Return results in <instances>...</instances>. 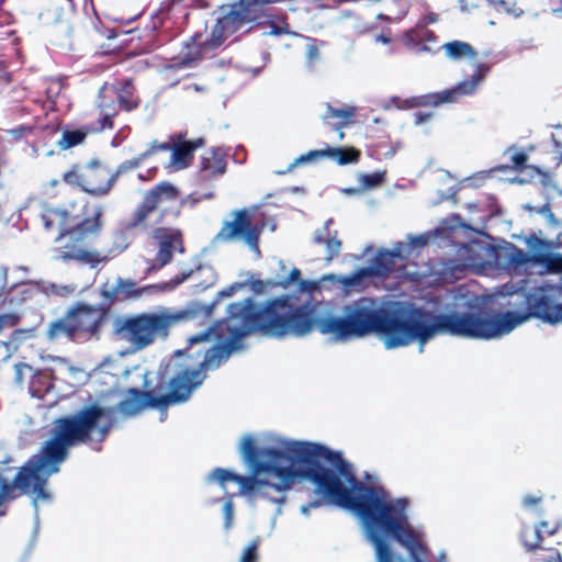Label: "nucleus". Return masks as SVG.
<instances>
[{"instance_id": "obj_19", "label": "nucleus", "mask_w": 562, "mask_h": 562, "mask_svg": "<svg viewBox=\"0 0 562 562\" xmlns=\"http://www.w3.org/2000/svg\"><path fill=\"white\" fill-rule=\"evenodd\" d=\"M155 239L159 243V250L156 260L160 267L166 266L172 259V251L182 254L184 247L182 244L181 233L175 228H157L154 232Z\"/></svg>"}, {"instance_id": "obj_21", "label": "nucleus", "mask_w": 562, "mask_h": 562, "mask_svg": "<svg viewBox=\"0 0 562 562\" xmlns=\"http://www.w3.org/2000/svg\"><path fill=\"white\" fill-rule=\"evenodd\" d=\"M436 35L432 31L426 29L425 25L417 24L416 27L408 30L403 35L404 45L414 53L430 52L426 42H435Z\"/></svg>"}, {"instance_id": "obj_18", "label": "nucleus", "mask_w": 562, "mask_h": 562, "mask_svg": "<svg viewBox=\"0 0 562 562\" xmlns=\"http://www.w3.org/2000/svg\"><path fill=\"white\" fill-rule=\"evenodd\" d=\"M116 94L113 82H105L101 87L98 97V108L101 117L98 121V127L92 128V131H103L113 127L112 119L121 110Z\"/></svg>"}, {"instance_id": "obj_44", "label": "nucleus", "mask_w": 562, "mask_h": 562, "mask_svg": "<svg viewBox=\"0 0 562 562\" xmlns=\"http://www.w3.org/2000/svg\"><path fill=\"white\" fill-rule=\"evenodd\" d=\"M300 277H301V271L297 269V268H293L290 272V276L286 280H284L283 282H281V286L282 288H288L291 283H294L296 281H300L299 282V285L301 284V282L303 280H300ZM295 295H300L301 294V289L299 288V291L297 293H294Z\"/></svg>"}, {"instance_id": "obj_29", "label": "nucleus", "mask_w": 562, "mask_h": 562, "mask_svg": "<svg viewBox=\"0 0 562 562\" xmlns=\"http://www.w3.org/2000/svg\"><path fill=\"white\" fill-rule=\"evenodd\" d=\"M324 157H329L339 165H347L356 162L359 159L360 153L355 148H333L324 149Z\"/></svg>"}, {"instance_id": "obj_60", "label": "nucleus", "mask_w": 562, "mask_h": 562, "mask_svg": "<svg viewBox=\"0 0 562 562\" xmlns=\"http://www.w3.org/2000/svg\"><path fill=\"white\" fill-rule=\"evenodd\" d=\"M106 182L103 178H93V183L95 184H104Z\"/></svg>"}, {"instance_id": "obj_59", "label": "nucleus", "mask_w": 562, "mask_h": 562, "mask_svg": "<svg viewBox=\"0 0 562 562\" xmlns=\"http://www.w3.org/2000/svg\"><path fill=\"white\" fill-rule=\"evenodd\" d=\"M117 133H120L121 137L123 135H125V137H126L128 135V133H130V127L128 126H124Z\"/></svg>"}, {"instance_id": "obj_40", "label": "nucleus", "mask_w": 562, "mask_h": 562, "mask_svg": "<svg viewBox=\"0 0 562 562\" xmlns=\"http://www.w3.org/2000/svg\"><path fill=\"white\" fill-rule=\"evenodd\" d=\"M61 89H63V82L60 79H50L47 82V87H46L47 98L49 100H54L57 95H59V93L61 92Z\"/></svg>"}, {"instance_id": "obj_24", "label": "nucleus", "mask_w": 562, "mask_h": 562, "mask_svg": "<svg viewBox=\"0 0 562 562\" xmlns=\"http://www.w3.org/2000/svg\"><path fill=\"white\" fill-rule=\"evenodd\" d=\"M441 49L443 50L445 56L452 61H459L462 59L471 60L475 59L477 56V52L471 44L459 40L445 43L441 46Z\"/></svg>"}, {"instance_id": "obj_2", "label": "nucleus", "mask_w": 562, "mask_h": 562, "mask_svg": "<svg viewBox=\"0 0 562 562\" xmlns=\"http://www.w3.org/2000/svg\"><path fill=\"white\" fill-rule=\"evenodd\" d=\"M344 277L328 274L317 281H302L300 295L285 294L274 297L261 306L259 313H254L249 303L233 305L231 326L237 335L260 331L276 338L304 337L316 329L334 342L356 339L345 314L339 316L324 311L323 304L313 297L325 281H334L345 288L339 281V278Z\"/></svg>"}, {"instance_id": "obj_5", "label": "nucleus", "mask_w": 562, "mask_h": 562, "mask_svg": "<svg viewBox=\"0 0 562 562\" xmlns=\"http://www.w3.org/2000/svg\"><path fill=\"white\" fill-rule=\"evenodd\" d=\"M528 313L504 312L490 317H482L473 313H460V315H470L482 322L493 323L495 329L507 330L493 337L465 336L467 338L496 339L512 333L516 327L524 324L530 316L542 319L546 323L555 325L562 322V278L559 282L543 281L539 285L530 289L525 295Z\"/></svg>"}, {"instance_id": "obj_55", "label": "nucleus", "mask_w": 562, "mask_h": 562, "mask_svg": "<svg viewBox=\"0 0 562 562\" xmlns=\"http://www.w3.org/2000/svg\"><path fill=\"white\" fill-rule=\"evenodd\" d=\"M558 130H560V134H552L551 138H552V142L554 143L555 147L560 148L562 145H561V142L559 140L560 137H562V127L561 126H558Z\"/></svg>"}, {"instance_id": "obj_33", "label": "nucleus", "mask_w": 562, "mask_h": 562, "mask_svg": "<svg viewBox=\"0 0 562 562\" xmlns=\"http://www.w3.org/2000/svg\"><path fill=\"white\" fill-rule=\"evenodd\" d=\"M542 529L540 528H524L521 532V540L524 546L528 550H535L539 547V543L542 539Z\"/></svg>"}, {"instance_id": "obj_34", "label": "nucleus", "mask_w": 562, "mask_h": 562, "mask_svg": "<svg viewBox=\"0 0 562 562\" xmlns=\"http://www.w3.org/2000/svg\"><path fill=\"white\" fill-rule=\"evenodd\" d=\"M149 156V153H144L143 155L138 156V157H135V158H132L130 160H126L124 162H122L116 171L112 175H110V172L108 171V178H104L106 181H109L110 179H114V182L116 181L117 177L128 170H132V169H135L137 167L140 166V164L145 160V158H147Z\"/></svg>"}, {"instance_id": "obj_58", "label": "nucleus", "mask_w": 562, "mask_h": 562, "mask_svg": "<svg viewBox=\"0 0 562 562\" xmlns=\"http://www.w3.org/2000/svg\"><path fill=\"white\" fill-rule=\"evenodd\" d=\"M375 40H376V42H381L383 44L390 43V37H387L384 34L378 35Z\"/></svg>"}, {"instance_id": "obj_23", "label": "nucleus", "mask_w": 562, "mask_h": 562, "mask_svg": "<svg viewBox=\"0 0 562 562\" xmlns=\"http://www.w3.org/2000/svg\"><path fill=\"white\" fill-rule=\"evenodd\" d=\"M334 221L331 218L325 222L323 228L317 229L314 235V241L316 244H325L327 249V260H331L340 252L341 241L337 238V232L334 235L330 232V226Z\"/></svg>"}, {"instance_id": "obj_56", "label": "nucleus", "mask_w": 562, "mask_h": 562, "mask_svg": "<svg viewBox=\"0 0 562 562\" xmlns=\"http://www.w3.org/2000/svg\"><path fill=\"white\" fill-rule=\"evenodd\" d=\"M125 139V135H123L121 137L120 133H116V135L113 137L112 139V145L113 146H119L122 144V142Z\"/></svg>"}, {"instance_id": "obj_7", "label": "nucleus", "mask_w": 562, "mask_h": 562, "mask_svg": "<svg viewBox=\"0 0 562 562\" xmlns=\"http://www.w3.org/2000/svg\"><path fill=\"white\" fill-rule=\"evenodd\" d=\"M204 375L200 371L182 370L170 380V392L166 395H156L154 391L140 392L131 390V397L119 404V411L126 416L137 415L145 408L155 407L160 411V420L167 417L166 408L169 405L186 402L191 393L203 383Z\"/></svg>"}, {"instance_id": "obj_54", "label": "nucleus", "mask_w": 562, "mask_h": 562, "mask_svg": "<svg viewBox=\"0 0 562 562\" xmlns=\"http://www.w3.org/2000/svg\"><path fill=\"white\" fill-rule=\"evenodd\" d=\"M400 147H401L400 143L393 144L390 146L389 150L383 151L382 155L384 157H392L395 155V153L398 150Z\"/></svg>"}, {"instance_id": "obj_45", "label": "nucleus", "mask_w": 562, "mask_h": 562, "mask_svg": "<svg viewBox=\"0 0 562 562\" xmlns=\"http://www.w3.org/2000/svg\"><path fill=\"white\" fill-rule=\"evenodd\" d=\"M244 286H245V284L240 283V282L233 283L232 285H229V286L223 289L222 291H220L218 294H217V297H218V300H222V299H225V297H229L235 292H237L238 290L243 289Z\"/></svg>"}, {"instance_id": "obj_8", "label": "nucleus", "mask_w": 562, "mask_h": 562, "mask_svg": "<svg viewBox=\"0 0 562 562\" xmlns=\"http://www.w3.org/2000/svg\"><path fill=\"white\" fill-rule=\"evenodd\" d=\"M430 237L431 234L429 233L417 236L409 235L408 243L397 241L391 250H379L368 267L361 268L348 277L339 278V281L348 288L361 285L364 278H384L392 273H395L396 277H401L403 274L402 268H404L405 260L413 255L414 249L426 246Z\"/></svg>"}, {"instance_id": "obj_14", "label": "nucleus", "mask_w": 562, "mask_h": 562, "mask_svg": "<svg viewBox=\"0 0 562 562\" xmlns=\"http://www.w3.org/2000/svg\"><path fill=\"white\" fill-rule=\"evenodd\" d=\"M93 232H86L78 240L71 239L70 236H66L67 243L55 248L53 258L57 261L69 262L75 261L80 265H88L92 268L97 267L100 262L109 260L108 256H102L95 250H89L85 245V239L89 234Z\"/></svg>"}, {"instance_id": "obj_52", "label": "nucleus", "mask_w": 562, "mask_h": 562, "mask_svg": "<svg viewBox=\"0 0 562 562\" xmlns=\"http://www.w3.org/2000/svg\"><path fill=\"white\" fill-rule=\"evenodd\" d=\"M158 149L159 150H168V149L172 150V147L168 143H162V144H159V145L153 144L150 149L147 153H149V155H150L151 153H154L155 150H158Z\"/></svg>"}, {"instance_id": "obj_11", "label": "nucleus", "mask_w": 562, "mask_h": 562, "mask_svg": "<svg viewBox=\"0 0 562 562\" xmlns=\"http://www.w3.org/2000/svg\"><path fill=\"white\" fill-rule=\"evenodd\" d=\"M101 212L97 211L93 217L76 222L65 210L46 207L42 213V221L46 231L58 229L56 241L64 240L66 236L78 240L86 232H98L101 227Z\"/></svg>"}, {"instance_id": "obj_42", "label": "nucleus", "mask_w": 562, "mask_h": 562, "mask_svg": "<svg viewBox=\"0 0 562 562\" xmlns=\"http://www.w3.org/2000/svg\"><path fill=\"white\" fill-rule=\"evenodd\" d=\"M223 515H224V526L226 529H229L233 525V515H234V507H233V502L231 498L224 504Z\"/></svg>"}, {"instance_id": "obj_53", "label": "nucleus", "mask_w": 562, "mask_h": 562, "mask_svg": "<svg viewBox=\"0 0 562 562\" xmlns=\"http://www.w3.org/2000/svg\"><path fill=\"white\" fill-rule=\"evenodd\" d=\"M436 21L437 14L429 13L426 16H424L418 23L426 26L427 24L435 23Z\"/></svg>"}, {"instance_id": "obj_12", "label": "nucleus", "mask_w": 562, "mask_h": 562, "mask_svg": "<svg viewBox=\"0 0 562 562\" xmlns=\"http://www.w3.org/2000/svg\"><path fill=\"white\" fill-rule=\"evenodd\" d=\"M191 276V271L181 272L169 281L160 282L156 284H148L138 286L137 283L131 279L116 280V284L110 290L104 291V295L119 301H125L131 299H138L143 296H153L166 292L173 291L178 285L184 282Z\"/></svg>"}, {"instance_id": "obj_57", "label": "nucleus", "mask_w": 562, "mask_h": 562, "mask_svg": "<svg viewBox=\"0 0 562 562\" xmlns=\"http://www.w3.org/2000/svg\"><path fill=\"white\" fill-rule=\"evenodd\" d=\"M194 5L200 8V9H204V8H209L210 4L206 0H194Z\"/></svg>"}, {"instance_id": "obj_3", "label": "nucleus", "mask_w": 562, "mask_h": 562, "mask_svg": "<svg viewBox=\"0 0 562 562\" xmlns=\"http://www.w3.org/2000/svg\"><path fill=\"white\" fill-rule=\"evenodd\" d=\"M113 420L114 411L97 404L87 406L74 415L56 419L50 439L20 469L13 482L0 473V516L5 514L2 509L3 501L14 497L12 495L14 488L30 495L35 508L40 501H49L52 496L46 488L48 479L59 471L69 448L89 443L92 449L99 451L100 443L106 438Z\"/></svg>"}, {"instance_id": "obj_36", "label": "nucleus", "mask_w": 562, "mask_h": 562, "mask_svg": "<svg viewBox=\"0 0 562 562\" xmlns=\"http://www.w3.org/2000/svg\"><path fill=\"white\" fill-rule=\"evenodd\" d=\"M321 54L315 43H310L306 46V65L310 69H314L315 65L319 61Z\"/></svg>"}, {"instance_id": "obj_13", "label": "nucleus", "mask_w": 562, "mask_h": 562, "mask_svg": "<svg viewBox=\"0 0 562 562\" xmlns=\"http://www.w3.org/2000/svg\"><path fill=\"white\" fill-rule=\"evenodd\" d=\"M261 229L262 226L251 223L250 216L246 210H239L234 213L233 221L224 223L216 235V239L221 241L241 239L248 245L251 251L259 256L260 249L258 243Z\"/></svg>"}, {"instance_id": "obj_46", "label": "nucleus", "mask_w": 562, "mask_h": 562, "mask_svg": "<svg viewBox=\"0 0 562 562\" xmlns=\"http://www.w3.org/2000/svg\"><path fill=\"white\" fill-rule=\"evenodd\" d=\"M527 161V155L525 153H515L512 156V162L516 169H521Z\"/></svg>"}, {"instance_id": "obj_25", "label": "nucleus", "mask_w": 562, "mask_h": 562, "mask_svg": "<svg viewBox=\"0 0 562 562\" xmlns=\"http://www.w3.org/2000/svg\"><path fill=\"white\" fill-rule=\"evenodd\" d=\"M53 378L49 371L34 370L29 384V392L33 397L45 398L53 390Z\"/></svg>"}, {"instance_id": "obj_50", "label": "nucleus", "mask_w": 562, "mask_h": 562, "mask_svg": "<svg viewBox=\"0 0 562 562\" xmlns=\"http://www.w3.org/2000/svg\"><path fill=\"white\" fill-rule=\"evenodd\" d=\"M322 505V502L321 501H314V502H311L310 504L307 505H303L301 506V513L305 516H307L310 514V510L312 508H317Z\"/></svg>"}, {"instance_id": "obj_61", "label": "nucleus", "mask_w": 562, "mask_h": 562, "mask_svg": "<svg viewBox=\"0 0 562 562\" xmlns=\"http://www.w3.org/2000/svg\"><path fill=\"white\" fill-rule=\"evenodd\" d=\"M551 7H562V3L559 1H555L554 4L551 2Z\"/></svg>"}, {"instance_id": "obj_1", "label": "nucleus", "mask_w": 562, "mask_h": 562, "mask_svg": "<svg viewBox=\"0 0 562 562\" xmlns=\"http://www.w3.org/2000/svg\"><path fill=\"white\" fill-rule=\"evenodd\" d=\"M356 339L376 335L385 349L424 346L438 335L493 337L507 330L495 329L493 323L482 322L460 313L437 314L414 304H383L372 297H360L345 307Z\"/></svg>"}, {"instance_id": "obj_26", "label": "nucleus", "mask_w": 562, "mask_h": 562, "mask_svg": "<svg viewBox=\"0 0 562 562\" xmlns=\"http://www.w3.org/2000/svg\"><path fill=\"white\" fill-rule=\"evenodd\" d=\"M113 85L117 92L116 97L121 110L130 112L138 106L139 101L135 97V89L131 79L115 80Z\"/></svg>"}, {"instance_id": "obj_49", "label": "nucleus", "mask_w": 562, "mask_h": 562, "mask_svg": "<svg viewBox=\"0 0 562 562\" xmlns=\"http://www.w3.org/2000/svg\"><path fill=\"white\" fill-rule=\"evenodd\" d=\"M288 26H280V25H277L274 23H272L270 25V31L267 32V34L269 35H281V34H284V33H288Z\"/></svg>"}, {"instance_id": "obj_28", "label": "nucleus", "mask_w": 562, "mask_h": 562, "mask_svg": "<svg viewBox=\"0 0 562 562\" xmlns=\"http://www.w3.org/2000/svg\"><path fill=\"white\" fill-rule=\"evenodd\" d=\"M357 113V108L353 105H344L340 109H336L330 104H326V113L323 114L324 120L337 119L339 120L336 130H341L348 125Z\"/></svg>"}, {"instance_id": "obj_41", "label": "nucleus", "mask_w": 562, "mask_h": 562, "mask_svg": "<svg viewBox=\"0 0 562 562\" xmlns=\"http://www.w3.org/2000/svg\"><path fill=\"white\" fill-rule=\"evenodd\" d=\"M457 227H468L463 224L462 218L458 214H452L442 223V231H454Z\"/></svg>"}, {"instance_id": "obj_20", "label": "nucleus", "mask_w": 562, "mask_h": 562, "mask_svg": "<svg viewBox=\"0 0 562 562\" xmlns=\"http://www.w3.org/2000/svg\"><path fill=\"white\" fill-rule=\"evenodd\" d=\"M226 154L222 148H212L203 154L200 160L199 178L209 181L226 171Z\"/></svg>"}, {"instance_id": "obj_62", "label": "nucleus", "mask_w": 562, "mask_h": 562, "mask_svg": "<svg viewBox=\"0 0 562 562\" xmlns=\"http://www.w3.org/2000/svg\"><path fill=\"white\" fill-rule=\"evenodd\" d=\"M344 191H345L346 193H352V192H355L356 190H355V189H346V190H344Z\"/></svg>"}, {"instance_id": "obj_37", "label": "nucleus", "mask_w": 562, "mask_h": 562, "mask_svg": "<svg viewBox=\"0 0 562 562\" xmlns=\"http://www.w3.org/2000/svg\"><path fill=\"white\" fill-rule=\"evenodd\" d=\"M318 157H324L323 150H311L307 154L301 155L300 157L295 158V160L289 166V170H292L299 165L311 162Z\"/></svg>"}, {"instance_id": "obj_51", "label": "nucleus", "mask_w": 562, "mask_h": 562, "mask_svg": "<svg viewBox=\"0 0 562 562\" xmlns=\"http://www.w3.org/2000/svg\"><path fill=\"white\" fill-rule=\"evenodd\" d=\"M414 116H415V123H416L417 125H419V124H422V123L426 122L427 120H429V119H430V116H431V113L416 112V113L414 114Z\"/></svg>"}, {"instance_id": "obj_6", "label": "nucleus", "mask_w": 562, "mask_h": 562, "mask_svg": "<svg viewBox=\"0 0 562 562\" xmlns=\"http://www.w3.org/2000/svg\"><path fill=\"white\" fill-rule=\"evenodd\" d=\"M250 304L254 313H259L260 307H257L252 300L247 299L241 302L232 303L228 306V315L225 318V321L221 322L216 328H209L198 335H193L188 339L189 346H193L195 344L200 342H206L211 341L213 336H217L218 338H223L226 340V346H216L211 349H209L205 352L204 359L200 364L199 369H191L189 366L181 363L180 360L183 357V352L178 350L176 351L170 366L176 369V373L181 372L182 370H189L191 372L200 371L204 378H206L204 370H214L217 369L224 361H226L232 351L237 350L239 348L238 341L250 335L251 333H247L245 335H237L235 330H233V327L231 326V319L233 317V310L232 306L236 304ZM205 379H203L204 381Z\"/></svg>"}, {"instance_id": "obj_27", "label": "nucleus", "mask_w": 562, "mask_h": 562, "mask_svg": "<svg viewBox=\"0 0 562 562\" xmlns=\"http://www.w3.org/2000/svg\"><path fill=\"white\" fill-rule=\"evenodd\" d=\"M48 337L50 339L66 337L70 340L79 341L76 329L71 324L69 314H67L64 318L50 324L48 328Z\"/></svg>"}, {"instance_id": "obj_48", "label": "nucleus", "mask_w": 562, "mask_h": 562, "mask_svg": "<svg viewBox=\"0 0 562 562\" xmlns=\"http://www.w3.org/2000/svg\"><path fill=\"white\" fill-rule=\"evenodd\" d=\"M398 7L400 12L397 15L394 16L395 20H401L407 12L408 2L407 0H393Z\"/></svg>"}, {"instance_id": "obj_43", "label": "nucleus", "mask_w": 562, "mask_h": 562, "mask_svg": "<svg viewBox=\"0 0 562 562\" xmlns=\"http://www.w3.org/2000/svg\"><path fill=\"white\" fill-rule=\"evenodd\" d=\"M257 547L258 543L255 541L250 543L244 551L240 562H256L257 561Z\"/></svg>"}, {"instance_id": "obj_15", "label": "nucleus", "mask_w": 562, "mask_h": 562, "mask_svg": "<svg viewBox=\"0 0 562 562\" xmlns=\"http://www.w3.org/2000/svg\"><path fill=\"white\" fill-rule=\"evenodd\" d=\"M93 178H108V170L102 167H89L82 172L70 170L64 173L65 182L79 186L83 191L92 195H105L114 184V179H110L104 184L93 183Z\"/></svg>"}, {"instance_id": "obj_16", "label": "nucleus", "mask_w": 562, "mask_h": 562, "mask_svg": "<svg viewBox=\"0 0 562 562\" xmlns=\"http://www.w3.org/2000/svg\"><path fill=\"white\" fill-rule=\"evenodd\" d=\"M68 314L79 341L87 340L95 335L104 318L103 311L100 307L83 304L78 305Z\"/></svg>"}, {"instance_id": "obj_4", "label": "nucleus", "mask_w": 562, "mask_h": 562, "mask_svg": "<svg viewBox=\"0 0 562 562\" xmlns=\"http://www.w3.org/2000/svg\"><path fill=\"white\" fill-rule=\"evenodd\" d=\"M212 310V305L192 303L176 312L159 307L151 312L122 316L114 321L113 334L117 340L128 344V351L121 352L122 356L134 353L149 347L157 339H166L170 327L179 322L198 317L207 318Z\"/></svg>"}, {"instance_id": "obj_47", "label": "nucleus", "mask_w": 562, "mask_h": 562, "mask_svg": "<svg viewBox=\"0 0 562 562\" xmlns=\"http://www.w3.org/2000/svg\"><path fill=\"white\" fill-rule=\"evenodd\" d=\"M541 501V497L533 496V495H527L522 499V504L526 508H532L539 504Z\"/></svg>"}, {"instance_id": "obj_9", "label": "nucleus", "mask_w": 562, "mask_h": 562, "mask_svg": "<svg viewBox=\"0 0 562 562\" xmlns=\"http://www.w3.org/2000/svg\"><path fill=\"white\" fill-rule=\"evenodd\" d=\"M490 71V66L483 63L475 65L474 72L469 79H464L452 88L438 92L416 95L407 99L392 97L384 105L385 109H413L418 106H438L443 103H452L464 95L474 94Z\"/></svg>"}, {"instance_id": "obj_22", "label": "nucleus", "mask_w": 562, "mask_h": 562, "mask_svg": "<svg viewBox=\"0 0 562 562\" xmlns=\"http://www.w3.org/2000/svg\"><path fill=\"white\" fill-rule=\"evenodd\" d=\"M202 145V138H198L194 142H182L173 145L169 161V168H171L175 171L187 168L192 160L194 149Z\"/></svg>"}, {"instance_id": "obj_31", "label": "nucleus", "mask_w": 562, "mask_h": 562, "mask_svg": "<svg viewBox=\"0 0 562 562\" xmlns=\"http://www.w3.org/2000/svg\"><path fill=\"white\" fill-rule=\"evenodd\" d=\"M488 247L480 241H472L462 247L461 251L470 254L467 258L465 262L463 263L464 267H475L481 265V261L476 258V255L480 251L487 250Z\"/></svg>"}, {"instance_id": "obj_32", "label": "nucleus", "mask_w": 562, "mask_h": 562, "mask_svg": "<svg viewBox=\"0 0 562 562\" xmlns=\"http://www.w3.org/2000/svg\"><path fill=\"white\" fill-rule=\"evenodd\" d=\"M497 12H505L514 18H520L524 14V10L516 5L515 2L507 0H487Z\"/></svg>"}, {"instance_id": "obj_64", "label": "nucleus", "mask_w": 562, "mask_h": 562, "mask_svg": "<svg viewBox=\"0 0 562 562\" xmlns=\"http://www.w3.org/2000/svg\"><path fill=\"white\" fill-rule=\"evenodd\" d=\"M344 138V133L340 131L339 132V139L341 140Z\"/></svg>"}, {"instance_id": "obj_63", "label": "nucleus", "mask_w": 562, "mask_h": 562, "mask_svg": "<svg viewBox=\"0 0 562 562\" xmlns=\"http://www.w3.org/2000/svg\"><path fill=\"white\" fill-rule=\"evenodd\" d=\"M190 199H192L193 204H194V203H196L198 201H200V199H198V198H193V195H191V196H190Z\"/></svg>"}, {"instance_id": "obj_10", "label": "nucleus", "mask_w": 562, "mask_h": 562, "mask_svg": "<svg viewBox=\"0 0 562 562\" xmlns=\"http://www.w3.org/2000/svg\"><path fill=\"white\" fill-rule=\"evenodd\" d=\"M179 204L180 195L177 188L169 182H161L145 194L142 204L125 224V228L128 231L145 227L146 220L155 210L159 209L165 213L170 209L178 210Z\"/></svg>"}, {"instance_id": "obj_39", "label": "nucleus", "mask_w": 562, "mask_h": 562, "mask_svg": "<svg viewBox=\"0 0 562 562\" xmlns=\"http://www.w3.org/2000/svg\"><path fill=\"white\" fill-rule=\"evenodd\" d=\"M47 291L49 293L58 295V296H68L76 291V286L69 285V284L59 285V284L52 283L49 285V288L47 289Z\"/></svg>"}, {"instance_id": "obj_35", "label": "nucleus", "mask_w": 562, "mask_h": 562, "mask_svg": "<svg viewBox=\"0 0 562 562\" xmlns=\"http://www.w3.org/2000/svg\"><path fill=\"white\" fill-rule=\"evenodd\" d=\"M384 175H385V172H380V171L373 172V173L361 175L359 178V181L364 188H374L383 182Z\"/></svg>"}, {"instance_id": "obj_30", "label": "nucleus", "mask_w": 562, "mask_h": 562, "mask_svg": "<svg viewBox=\"0 0 562 562\" xmlns=\"http://www.w3.org/2000/svg\"><path fill=\"white\" fill-rule=\"evenodd\" d=\"M88 134L87 130H66L58 139L57 145L60 149L66 150L81 144Z\"/></svg>"}, {"instance_id": "obj_38", "label": "nucleus", "mask_w": 562, "mask_h": 562, "mask_svg": "<svg viewBox=\"0 0 562 562\" xmlns=\"http://www.w3.org/2000/svg\"><path fill=\"white\" fill-rule=\"evenodd\" d=\"M34 369L26 363H16L14 366L15 381L22 383L25 378H31Z\"/></svg>"}, {"instance_id": "obj_17", "label": "nucleus", "mask_w": 562, "mask_h": 562, "mask_svg": "<svg viewBox=\"0 0 562 562\" xmlns=\"http://www.w3.org/2000/svg\"><path fill=\"white\" fill-rule=\"evenodd\" d=\"M527 246L532 252L528 262L544 269L549 273L562 272V255L550 252V243L544 241L537 236H530L527 239Z\"/></svg>"}]
</instances>
